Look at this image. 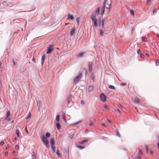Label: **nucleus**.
I'll use <instances>...</instances> for the list:
<instances>
[{
    "instance_id": "1",
    "label": "nucleus",
    "mask_w": 159,
    "mask_h": 159,
    "mask_svg": "<svg viewBox=\"0 0 159 159\" xmlns=\"http://www.w3.org/2000/svg\"><path fill=\"white\" fill-rule=\"evenodd\" d=\"M100 8L99 7H98L97 10L95 11V13H93L90 16V18L92 20L93 22L94 23V26L95 27L98 26L97 23V19L96 18L97 15L99 14Z\"/></svg>"
},
{
    "instance_id": "2",
    "label": "nucleus",
    "mask_w": 159,
    "mask_h": 159,
    "mask_svg": "<svg viewBox=\"0 0 159 159\" xmlns=\"http://www.w3.org/2000/svg\"><path fill=\"white\" fill-rule=\"evenodd\" d=\"M46 137L44 135H43L40 137V138L43 144L47 148H48L49 147L48 142L47 140V138H48L50 137V133L49 132H47L46 134Z\"/></svg>"
},
{
    "instance_id": "3",
    "label": "nucleus",
    "mask_w": 159,
    "mask_h": 159,
    "mask_svg": "<svg viewBox=\"0 0 159 159\" xmlns=\"http://www.w3.org/2000/svg\"><path fill=\"white\" fill-rule=\"evenodd\" d=\"M82 77V74L80 73L74 79V83L76 84L77 83Z\"/></svg>"
},
{
    "instance_id": "4",
    "label": "nucleus",
    "mask_w": 159,
    "mask_h": 159,
    "mask_svg": "<svg viewBox=\"0 0 159 159\" xmlns=\"http://www.w3.org/2000/svg\"><path fill=\"white\" fill-rule=\"evenodd\" d=\"M72 95H70L68 97L67 100L68 106L71 107L73 104V102L72 101Z\"/></svg>"
},
{
    "instance_id": "5",
    "label": "nucleus",
    "mask_w": 159,
    "mask_h": 159,
    "mask_svg": "<svg viewBox=\"0 0 159 159\" xmlns=\"http://www.w3.org/2000/svg\"><path fill=\"white\" fill-rule=\"evenodd\" d=\"M54 48L53 47V46L52 45H49L47 48L46 53L48 54H51Z\"/></svg>"
},
{
    "instance_id": "6",
    "label": "nucleus",
    "mask_w": 159,
    "mask_h": 159,
    "mask_svg": "<svg viewBox=\"0 0 159 159\" xmlns=\"http://www.w3.org/2000/svg\"><path fill=\"white\" fill-rule=\"evenodd\" d=\"M100 98L102 102H105L106 101L107 97L103 93H101Z\"/></svg>"
},
{
    "instance_id": "7",
    "label": "nucleus",
    "mask_w": 159,
    "mask_h": 159,
    "mask_svg": "<svg viewBox=\"0 0 159 159\" xmlns=\"http://www.w3.org/2000/svg\"><path fill=\"white\" fill-rule=\"evenodd\" d=\"M37 105L38 107V110L39 111L40 109L42 108V102L41 101H39L37 102Z\"/></svg>"
},
{
    "instance_id": "8",
    "label": "nucleus",
    "mask_w": 159,
    "mask_h": 159,
    "mask_svg": "<svg viewBox=\"0 0 159 159\" xmlns=\"http://www.w3.org/2000/svg\"><path fill=\"white\" fill-rule=\"evenodd\" d=\"M10 115V112L9 111H8L7 112V115L6 118H5V120H7L8 121H9L10 120V119L9 116Z\"/></svg>"
},
{
    "instance_id": "9",
    "label": "nucleus",
    "mask_w": 159,
    "mask_h": 159,
    "mask_svg": "<svg viewBox=\"0 0 159 159\" xmlns=\"http://www.w3.org/2000/svg\"><path fill=\"white\" fill-rule=\"evenodd\" d=\"M75 26H74V27L72 28V29L71 30L70 34L71 36H72L73 35L75 34Z\"/></svg>"
},
{
    "instance_id": "10",
    "label": "nucleus",
    "mask_w": 159,
    "mask_h": 159,
    "mask_svg": "<svg viewBox=\"0 0 159 159\" xmlns=\"http://www.w3.org/2000/svg\"><path fill=\"white\" fill-rule=\"evenodd\" d=\"M74 18V16L69 14L67 15V19L68 20H73Z\"/></svg>"
},
{
    "instance_id": "11",
    "label": "nucleus",
    "mask_w": 159,
    "mask_h": 159,
    "mask_svg": "<svg viewBox=\"0 0 159 159\" xmlns=\"http://www.w3.org/2000/svg\"><path fill=\"white\" fill-rule=\"evenodd\" d=\"M45 60V55L43 54V55L42 56L41 59V63L42 65H43V64L44 63V61Z\"/></svg>"
},
{
    "instance_id": "12",
    "label": "nucleus",
    "mask_w": 159,
    "mask_h": 159,
    "mask_svg": "<svg viewBox=\"0 0 159 159\" xmlns=\"http://www.w3.org/2000/svg\"><path fill=\"white\" fill-rule=\"evenodd\" d=\"M115 127L116 128V135L119 137H120V134L119 132V130H118V129H117L116 127V126H115Z\"/></svg>"
},
{
    "instance_id": "13",
    "label": "nucleus",
    "mask_w": 159,
    "mask_h": 159,
    "mask_svg": "<svg viewBox=\"0 0 159 159\" xmlns=\"http://www.w3.org/2000/svg\"><path fill=\"white\" fill-rule=\"evenodd\" d=\"M85 53L84 52H81L79 54H78L77 55V57H82Z\"/></svg>"
},
{
    "instance_id": "14",
    "label": "nucleus",
    "mask_w": 159,
    "mask_h": 159,
    "mask_svg": "<svg viewBox=\"0 0 159 159\" xmlns=\"http://www.w3.org/2000/svg\"><path fill=\"white\" fill-rule=\"evenodd\" d=\"M94 89L93 87V86H89L88 88V91L89 92H91Z\"/></svg>"
},
{
    "instance_id": "15",
    "label": "nucleus",
    "mask_w": 159,
    "mask_h": 159,
    "mask_svg": "<svg viewBox=\"0 0 159 159\" xmlns=\"http://www.w3.org/2000/svg\"><path fill=\"white\" fill-rule=\"evenodd\" d=\"M140 100L138 97H136L135 99L134 103L135 104H138L139 103Z\"/></svg>"
},
{
    "instance_id": "16",
    "label": "nucleus",
    "mask_w": 159,
    "mask_h": 159,
    "mask_svg": "<svg viewBox=\"0 0 159 159\" xmlns=\"http://www.w3.org/2000/svg\"><path fill=\"white\" fill-rule=\"evenodd\" d=\"M91 77L92 79L93 82H94L95 81V76L93 73H92L91 74Z\"/></svg>"
},
{
    "instance_id": "17",
    "label": "nucleus",
    "mask_w": 159,
    "mask_h": 159,
    "mask_svg": "<svg viewBox=\"0 0 159 159\" xmlns=\"http://www.w3.org/2000/svg\"><path fill=\"white\" fill-rule=\"evenodd\" d=\"M50 143L51 145H54L55 141L54 138H52L51 139Z\"/></svg>"
},
{
    "instance_id": "18",
    "label": "nucleus",
    "mask_w": 159,
    "mask_h": 159,
    "mask_svg": "<svg viewBox=\"0 0 159 159\" xmlns=\"http://www.w3.org/2000/svg\"><path fill=\"white\" fill-rule=\"evenodd\" d=\"M109 88L110 89L115 90L116 89V88L113 85H108Z\"/></svg>"
},
{
    "instance_id": "19",
    "label": "nucleus",
    "mask_w": 159,
    "mask_h": 159,
    "mask_svg": "<svg viewBox=\"0 0 159 159\" xmlns=\"http://www.w3.org/2000/svg\"><path fill=\"white\" fill-rule=\"evenodd\" d=\"M56 126L57 129H60V128H61V125H60V124L59 123H57L56 124Z\"/></svg>"
},
{
    "instance_id": "20",
    "label": "nucleus",
    "mask_w": 159,
    "mask_h": 159,
    "mask_svg": "<svg viewBox=\"0 0 159 159\" xmlns=\"http://www.w3.org/2000/svg\"><path fill=\"white\" fill-rule=\"evenodd\" d=\"M31 155H32V158L33 159H36V157H35V153H34V152H32Z\"/></svg>"
},
{
    "instance_id": "21",
    "label": "nucleus",
    "mask_w": 159,
    "mask_h": 159,
    "mask_svg": "<svg viewBox=\"0 0 159 159\" xmlns=\"http://www.w3.org/2000/svg\"><path fill=\"white\" fill-rule=\"evenodd\" d=\"M106 7H105L104 6H103L102 8V12H101V14L102 15H103L104 13V12H105V8Z\"/></svg>"
},
{
    "instance_id": "22",
    "label": "nucleus",
    "mask_w": 159,
    "mask_h": 159,
    "mask_svg": "<svg viewBox=\"0 0 159 159\" xmlns=\"http://www.w3.org/2000/svg\"><path fill=\"white\" fill-rule=\"evenodd\" d=\"M51 148L52 150V152H56L55 147L54 146V145H51Z\"/></svg>"
},
{
    "instance_id": "23",
    "label": "nucleus",
    "mask_w": 159,
    "mask_h": 159,
    "mask_svg": "<svg viewBox=\"0 0 159 159\" xmlns=\"http://www.w3.org/2000/svg\"><path fill=\"white\" fill-rule=\"evenodd\" d=\"M60 118V116L59 115H57L56 116V120L57 122H59V121Z\"/></svg>"
},
{
    "instance_id": "24",
    "label": "nucleus",
    "mask_w": 159,
    "mask_h": 159,
    "mask_svg": "<svg viewBox=\"0 0 159 159\" xmlns=\"http://www.w3.org/2000/svg\"><path fill=\"white\" fill-rule=\"evenodd\" d=\"M19 130L18 129H17L16 131V134L17 137H19Z\"/></svg>"
},
{
    "instance_id": "25",
    "label": "nucleus",
    "mask_w": 159,
    "mask_h": 159,
    "mask_svg": "<svg viewBox=\"0 0 159 159\" xmlns=\"http://www.w3.org/2000/svg\"><path fill=\"white\" fill-rule=\"evenodd\" d=\"M87 140H86V139H84V140L80 142V144H83L84 143H85L87 142Z\"/></svg>"
},
{
    "instance_id": "26",
    "label": "nucleus",
    "mask_w": 159,
    "mask_h": 159,
    "mask_svg": "<svg viewBox=\"0 0 159 159\" xmlns=\"http://www.w3.org/2000/svg\"><path fill=\"white\" fill-rule=\"evenodd\" d=\"M56 153L57 155L59 156H61V153L59 152V151L57 150L56 151Z\"/></svg>"
},
{
    "instance_id": "27",
    "label": "nucleus",
    "mask_w": 159,
    "mask_h": 159,
    "mask_svg": "<svg viewBox=\"0 0 159 159\" xmlns=\"http://www.w3.org/2000/svg\"><path fill=\"white\" fill-rule=\"evenodd\" d=\"M103 32L102 30H101L100 31V35L101 36H103Z\"/></svg>"
},
{
    "instance_id": "28",
    "label": "nucleus",
    "mask_w": 159,
    "mask_h": 159,
    "mask_svg": "<svg viewBox=\"0 0 159 159\" xmlns=\"http://www.w3.org/2000/svg\"><path fill=\"white\" fill-rule=\"evenodd\" d=\"M104 107L107 110H109L110 109V108L106 104H105L104 105Z\"/></svg>"
},
{
    "instance_id": "29",
    "label": "nucleus",
    "mask_w": 159,
    "mask_h": 159,
    "mask_svg": "<svg viewBox=\"0 0 159 159\" xmlns=\"http://www.w3.org/2000/svg\"><path fill=\"white\" fill-rule=\"evenodd\" d=\"M130 12V14H131V15L133 16H134V10L132 9L131 10Z\"/></svg>"
},
{
    "instance_id": "30",
    "label": "nucleus",
    "mask_w": 159,
    "mask_h": 159,
    "mask_svg": "<svg viewBox=\"0 0 159 159\" xmlns=\"http://www.w3.org/2000/svg\"><path fill=\"white\" fill-rule=\"evenodd\" d=\"M76 20L78 24L79 25L80 21V18L79 17H77L76 19Z\"/></svg>"
},
{
    "instance_id": "31",
    "label": "nucleus",
    "mask_w": 159,
    "mask_h": 159,
    "mask_svg": "<svg viewBox=\"0 0 159 159\" xmlns=\"http://www.w3.org/2000/svg\"><path fill=\"white\" fill-rule=\"evenodd\" d=\"M108 0H104V1L103 2V6L106 7V5L107 4V2Z\"/></svg>"
},
{
    "instance_id": "32",
    "label": "nucleus",
    "mask_w": 159,
    "mask_h": 159,
    "mask_svg": "<svg viewBox=\"0 0 159 159\" xmlns=\"http://www.w3.org/2000/svg\"><path fill=\"white\" fill-rule=\"evenodd\" d=\"M31 117V114L30 113H29L28 116L25 118V119L26 120H27L28 119L30 118Z\"/></svg>"
},
{
    "instance_id": "33",
    "label": "nucleus",
    "mask_w": 159,
    "mask_h": 159,
    "mask_svg": "<svg viewBox=\"0 0 159 159\" xmlns=\"http://www.w3.org/2000/svg\"><path fill=\"white\" fill-rule=\"evenodd\" d=\"M156 64L157 66H158L159 65V62L157 59L156 60Z\"/></svg>"
},
{
    "instance_id": "34",
    "label": "nucleus",
    "mask_w": 159,
    "mask_h": 159,
    "mask_svg": "<svg viewBox=\"0 0 159 159\" xmlns=\"http://www.w3.org/2000/svg\"><path fill=\"white\" fill-rule=\"evenodd\" d=\"M142 38L143 41L145 42H146L147 41L146 38V37L143 36Z\"/></svg>"
},
{
    "instance_id": "35",
    "label": "nucleus",
    "mask_w": 159,
    "mask_h": 159,
    "mask_svg": "<svg viewBox=\"0 0 159 159\" xmlns=\"http://www.w3.org/2000/svg\"><path fill=\"white\" fill-rule=\"evenodd\" d=\"M147 2L148 4L149 5L151 4V1L150 0H147Z\"/></svg>"
},
{
    "instance_id": "36",
    "label": "nucleus",
    "mask_w": 159,
    "mask_h": 159,
    "mask_svg": "<svg viewBox=\"0 0 159 159\" xmlns=\"http://www.w3.org/2000/svg\"><path fill=\"white\" fill-rule=\"evenodd\" d=\"M65 117H66L65 115V114H64L63 115V118L64 120H65V121L66 122L67 120L66 119Z\"/></svg>"
},
{
    "instance_id": "37",
    "label": "nucleus",
    "mask_w": 159,
    "mask_h": 159,
    "mask_svg": "<svg viewBox=\"0 0 159 159\" xmlns=\"http://www.w3.org/2000/svg\"><path fill=\"white\" fill-rule=\"evenodd\" d=\"M126 85V83H122L120 84V85L122 86H124Z\"/></svg>"
},
{
    "instance_id": "38",
    "label": "nucleus",
    "mask_w": 159,
    "mask_h": 159,
    "mask_svg": "<svg viewBox=\"0 0 159 159\" xmlns=\"http://www.w3.org/2000/svg\"><path fill=\"white\" fill-rule=\"evenodd\" d=\"M19 146L18 145H16L15 146V149L16 150H18L19 149Z\"/></svg>"
},
{
    "instance_id": "39",
    "label": "nucleus",
    "mask_w": 159,
    "mask_h": 159,
    "mask_svg": "<svg viewBox=\"0 0 159 159\" xmlns=\"http://www.w3.org/2000/svg\"><path fill=\"white\" fill-rule=\"evenodd\" d=\"M141 52V50L140 49H138L137 51V53L138 54H140Z\"/></svg>"
},
{
    "instance_id": "40",
    "label": "nucleus",
    "mask_w": 159,
    "mask_h": 159,
    "mask_svg": "<svg viewBox=\"0 0 159 159\" xmlns=\"http://www.w3.org/2000/svg\"><path fill=\"white\" fill-rule=\"evenodd\" d=\"M4 143V142L3 141H2L0 143V145L1 146H2Z\"/></svg>"
},
{
    "instance_id": "41",
    "label": "nucleus",
    "mask_w": 159,
    "mask_h": 159,
    "mask_svg": "<svg viewBox=\"0 0 159 159\" xmlns=\"http://www.w3.org/2000/svg\"><path fill=\"white\" fill-rule=\"evenodd\" d=\"M140 56L142 58H144L145 57L144 55L142 54H140Z\"/></svg>"
},
{
    "instance_id": "42",
    "label": "nucleus",
    "mask_w": 159,
    "mask_h": 159,
    "mask_svg": "<svg viewBox=\"0 0 159 159\" xmlns=\"http://www.w3.org/2000/svg\"><path fill=\"white\" fill-rule=\"evenodd\" d=\"M2 87V82L1 81H0V89H1V88Z\"/></svg>"
},
{
    "instance_id": "43",
    "label": "nucleus",
    "mask_w": 159,
    "mask_h": 159,
    "mask_svg": "<svg viewBox=\"0 0 159 159\" xmlns=\"http://www.w3.org/2000/svg\"><path fill=\"white\" fill-rule=\"evenodd\" d=\"M137 157V158H138V159H141V157L139 155H138L136 157Z\"/></svg>"
},
{
    "instance_id": "44",
    "label": "nucleus",
    "mask_w": 159,
    "mask_h": 159,
    "mask_svg": "<svg viewBox=\"0 0 159 159\" xmlns=\"http://www.w3.org/2000/svg\"><path fill=\"white\" fill-rule=\"evenodd\" d=\"M153 14H155V13H156L157 12V11H156L155 9H153Z\"/></svg>"
},
{
    "instance_id": "45",
    "label": "nucleus",
    "mask_w": 159,
    "mask_h": 159,
    "mask_svg": "<svg viewBox=\"0 0 159 159\" xmlns=\"http://www.w3.org/2000/svg\"><path fill=\"white\" fill-rule=\"evenodd\" d=\"M32 61L34 62V63H36V62L35 61V59L34 58V57H33V58L32 59Z\"/></svg>"
},
{
    "instance_id": "46",
    "label": "nucleus",
    "mask_w": 159,
    "mask_h": 159,
    "mask_svg": "<svg viewBox=\"0 0 159 159\" xmlns=\"http://www.w3.org/2000/svg\"><path fill=\"white\" fill-rule=\"evenodd\" d=\"M81 103L82 104H84V101L82 100L81 101Z\"/></svg>"
},
{
    "instance_id": "47",
    "label": "nucleus",
    "mask_w": 159,
    "mask_h": 159,
    "mask_svg": "<svg viewBox=\"0 0 159 159\" xmlns=\"http://www.w3.org/2000/svg\"><path fill=\"white\" fill-rule=\"evenodd\" d=\"M8 152H5V156H7V155H8Z\"/></svg>"
},
{
    "instance_id": "48",
    "label": "nucleus",
    "mask_w": 159,
    "mask_h": 159,
    "mask_svg": "<svg viewBox=\"0 0 159 159\" xmlns=\"http://www.w3.org/2000/svg\"><path fill=\"white\" fill-rule=\"evenodd\" d=\"M139 154H142V151L140 149H139Z\"/></svg>"
},
{
    "instance_id": "49",
    "label": "nucleus",
    "mask_w": 159,
    "mask_h": 159,
    "mask_svg": "<svg viewBox=\"0 0 159 159\" xmlns=\"http://www.w3.org/2000/svg\"><path fill=\"white\" fill-rule=\"evenodd\" d=\"M81 120H80V121H78L77 122H76L75 124H78V123H80V122H81Z\"/></svg>"
},
{
    "instance_id": "50",
    "label": "nucleus",
    "mask_w": 159,
    "mask_h": 159,
    "mask_svg": "<svg viewBox=\"0 0 159 159\" xmlns=\"http://www.w3.org/2000/svg\"><path fill=\"white\" fill-rule=\"evenodd\" d=\"M90 126H92L93 125V123H91L90 124Z\"/></svg>"
},
{
    "instance_id": "51",
    "label": "nucleus",
    "mask_w": 159,
    "mask_h": 159,
    "mask_svg": "<svg viewBox=\"0 0 159 159\" xmlns=\"http://www.w3.org/2000/svg\"><path fill=\"white\" fill-rule=\"evenodd\" d=\"M79 148H80L81 149H83V148H84V147L82 146H79Z\"/></svg>"
},
{
    "instance_id": "52",
    "label": "nucleus",
    "mask_w": 159,
    "mask_h": 159,
    "mask_svg": "<svg viewBox=\"0 0 159 159\" xmlns=\"http://www.w3.org/2000/svg\"><path fill=\"white\" fill-rule=\"evenodd\" d=\"M119 108H120L121 109H122L123 108V107L122 106L120 105V107H119Z\"/></svg>"
},
{
    "instance_id": "53",
    "label": "nucleus",
    "mask_w": 159,
    "mask_h": 159,
    "mask_svg": "<svg viewBox=\"0 0 159 159\" xmlns=\"http://www.w3.org/2000/svg\"><path fill=\"white\" fill-rule=\"evenodd\" d=\"M150 153H151V154H152H152H153V152H152V150H150Z\"/></svg>"
},
{
    "instance_id": "54",
    "label": "nucleus",
    "mask_w": 159,
    "mask_h": 159,
    "mask_svg": "<svg viewBox=\"0 0 159 159\" xmlns=\"http://www.w3.org/2000/svg\"><path fill=\"white\" fill-rule=\"evenodd\" d=\"M145 147L146 148V149H148V148L147 145H145Z\"/></svg>"
},
{
    "instance_id": "55",
    "label": "nucleus",
    "mask_w": 159,
    "mask_h": 159,
    "mask_svg": "<svg viewBox=\"0 0 159 159\" xmlns=\"http://www.w3.org/2000/svg\"><path fill=\"white\" fill-rule=\"evenodd\" d=\"M104 20L102 19V23L104 24Z\"/></svg>"
},
{
    "instance_id": "56",
    "label": "nucleus",
    "mask_w": 159,
    "mask_h": 159,
    "mask_svg": "<svg viewBox=\"0 0 159 159\" xmlns=\"http://www.w3.org/2000/svg\"><path fill=\"white\" fill-rule=\"evenodd\" d=\"M9 148V146L8 145H7V146H6V148L7 149H8V148Z\"/></svg>"
},
{
    "instance_id": "57",
    "label": "nucleus",
    "mask_w": 159,
    "mask_h": 159,
    "mask_svg": "<svg viewBox=\"0 0 159 159\" xmlns=\"http://www.w3.org/2000/svg\"><path fill=\"white\" fill-rule=\"evenodd\" d=\"M16 153V151H15L14 150L13 151V152H12V154H15V153Z\"/></svg>"
},
{
    "instance_id": "58",
    "label": "nucleus",
    "mask_w": 159,
    "mask_h": 159,
    "mask_svg": "<svg viewBox=\"0 0 159 159\" xmlns=\"http://www.w3.org/2000/svg\"><path fill=\"white\" fill-rule=\"evenodd\" d=\"M146 56H147V57H149V55L148 53H146Z\"/></svg>"
},
{
    "instance_id": "59",
    "label": "nucleus",
    "mask_w": 159,
    "mask_h": 159,
    "mask_svg": "<svg viewBox=\"0 0 159 159\" xmlns=\"http://www.w3.org/2000/svg\"><path fill=\"white\" fill-rule=\"evenodd\" d=\"M102 125L103 126H104L105 127H106L107 126L105 124H102Z\"/></svg>"
},
{
    "instance_id": "60",
    "label": "nucleus",
    "mask_w": 159,
    "mask_h": 159,
    "mask_svg": "<svg viewBox=\"0 0 159 159\" xmlns=\"http://www.w3.org/2000/svg\"><path fill=\"white\" fill-rule=\"evenodd\" d=\"M102 26L103 28H104V24L102 23Z\"/></svg>"
},
{
    "instance_id": "61",
    "label": "nucleus",
    "mask_w": 159,
    "mask_h": 159,
    "mask_svg": "<svg viewBox=\"0 0 159 159\" xmlns=\"http://www.w3.org/2000/svg\"><path fill=\"white\" fill-rule=\"evenodd\" d=\"M157 145H158V148L159 149V142L157 143Z\"/></svg>"
},
{
    "instance_id": "62",
    "label": "nucleus",
    "mask_w": 159,
    "mask_h": 159,
    "mask_svg": "<svg viewBox=\"0 0 159 159\" xmlns=\"http://www.w3.org/2000/svg\"><path fill=\"white\" fill-rule=\"evenodd\" d=\"M133 159H138V158H137V157H134L133 158Z\"/></svg>"
},
{
    "instance_id": "63",
    "label": "nucleus",
    "mask_w": 159,
    "mask_h": 159,
    "mask_svg": "<svg viewBox=\"0 0 159 159\" xmlns=\"http://www.w3.org/2000/svg\"><path fill=\"white\" fill-rule=\"evenodd\" d=\"M104 86L105 87V89H106V85L105 84H104Z\"/></svg>"
},
{
    "instance_id": "64",
    "label": "nucleus",
    "mask_w": 159,
    "mask_h": 159,
    "mask_svg": "<svg viewBox=\"0 0 159 159\" xmlns=\"http://www.w3.org/2000/svg\"><path fill=\"white\" fill-rule=\"evenodd\" d=\"M157 36H158V38H159V34H157Z\"/></svg>"
}]
</instances>
